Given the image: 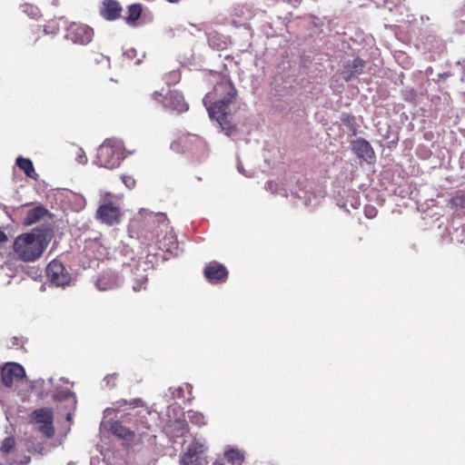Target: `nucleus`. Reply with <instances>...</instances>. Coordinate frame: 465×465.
<instances>
[{
	"label": "nucleus",
	"mask_w": 465,
	"mask_h": 465,
	"mask_svg": "<svg viewBox=\"0 0 465 465\" xmlns=\"http://www.w3.org/2000/svg\"><path fill=\"white\" fill-rule=\"evenodd\" d=\"M129 235L136 238L143 244L156 243L159 249L164 250L174 256L180 253V247L169 221L163 213H153L141 210L129 224Z\"/></svg>",
	"instance_id": "obj_1"
},
{
	"label": "nucleus",
	"mask_w": 465,
	"mask_h": 465,
	"mask_svg": "<svg viewBox=\"0 0 465 465\" xmlns=\"http://www.w3.org/2000/svg\"><path fill=\"white\" fill-rule=\"evenodd\" d=\"M140 403V399H134L132 401L121 400L113 403L112 407L106 408L104 410V418L101 423V426L104 429L109 427L114 435L125 440H132L136 434L140 437H143L145 434V430L149 428V425L146 421L141 420L138 423V420H135L132 427L126 428L122 424V421L116 420L111 422L105 420V419L111 416L113 413L125 412L127 410H134L135 407L139 406Z\"/></svg>",
	"instance_id": "obj_3"
},
{
	"label": "nucleus",
	"mask_w": 465,
	"mask_h": 465,
	"mask_svg": "<svg viewBox=\"0 0 465 465\" xmlns=\"http://www.w3.org/2000/svg\"><path fill=\"white\" fill-rule=\"evenodd\" d=\"M166 34H168L169 35L173 36V28H169L166 30Z\"/></svg>",
	"instance_id": "obj_46"
},
{
	"label": "nucleus",
	"mask_w": 465,
	"mask_h": 465,
	"mask_svg": "<svg viewBox=\"0 0 465 465\" xmlns=\"http://www.w3.org/2000/svg\"><path fill=\"white\" fill-rule=\"evenodd\" d=\"M47 382L54 388V390L49 393L54 401H67L66 408L68 409V411L66 412V420L70 421L72 419L71 411H74L76 408L77 403L74 393L69 389L60 386L58 383L54 384L53 378H49Z\"/></svg>",
	"instance_id": "obj_8"
},
{
	"label": "nucleus",
	"mask_w": 465,
	"mask_h": 465,
	"mask_svg": "<svg viewBox=\"0 0 465 465\" xmlns=\"http://www.w3.org/2000/svg\"><path fill=\"white\" fill-rule=\"evenodd\" d=\"M59 30L58 21L57 20H51L48 22V24L45 26V33L46 35H54Z\"/></svg>",
	"instance_id": "obj_31"
},
{
	"label": "nucleus",
	"mask_w": 465,
	"mask_h": 465,
	"mask_svg": "<svg viewBox=\"0 0 465 465\" xmlns=\"http://www.w3.org/2000/svg\"><path fill=\"white\" fill-rule=\"evenodd\" d=\"M182 391H183V389H182L181 387H179V388L176 390V391L178 392V395H177V397H178V398H181V397H182V396H181V394H180V393L182 392Z\"/></svg>",
	"instance_id": "obj_47"
},
{
	"label": "nucleus",
	"mask_w": 465,
	"mask_h": 465,
	"mask_svg": "<svg viewBox=\"0 0 465 465\" xmlns=\"http://www.w3.org/2000/svg\"><path fill=\"white\" fill-rule=\"evenodd\" d=\"M365 63L361 58H354L351 63H348L341 73L342 78L346 82H350L356 75L362 74Z\"/></svg>",
	"instance_id": "obj_17"
},
{
	"label": "nucleus",
	"mask_w": 465,
	"mask_h": 465,
	"mask_svg": "<svg viewBox=\"0 0 465 465\" xmlns=\"http://www.w3.org/2000/svg\"><path fill=\"white\" fill-rule=\"evenodd\" d=\"M237 170L240 173L245 175L246 177H251L252 175V172H245L242 168V165L239 159H237Z\"/></svg>",
	"instance_id": "obj_39"
},
{
	"label": "nucleus",
	"mask_w": 465,
	"mask_h": 465,
	"mask_svg": "<svg viewBox=\"0 0 465 465\" xmlns=\"http://www.w3.org/2000/svg\"><path fill=\"white\" fill-rule=\"evenodd\" d=\"M46 275L52 284L65 287L71 282V275L61 262L52 261L46 267Z\"/></svg>",
	"instance_id": "obj_9"
},
{
	"label": "nucleus",
	"mask_w": 465,
	"mask_h": 465,
	"mask_svg": "<svg viewBox=\"0 0 465 465\" xmlns=\"http://www.w3.org/2000/svg\"><path fill=\"white\" fill-rule=\"evenodd\" d=\"M30 460H31L30 457L26 456L20 461H15V463L19 464V465H26L30 462Z\"/></svg>",
	"instance_id": "obj_42"
},
{
	"label": "nucleus",
	"mask_w": 465,
	"mask_h": 465,
	"mask_svg": "<svg viewBox=\"0 0 465 465\" xmlns=\"http://www.w3.org/2000/svg\"><path fill=\"white\" fill-rule=\"evenodd\" d=\"M38 430L45 437L52 438L54 434V429L53 426V422L39 424Z\"/></svg>",
	"instance_id": "obj_29"
},
{
	"label": "nucleus",
	"mask_w": 465,
	"mask_h": 465,
	"mask_svg": "<svg viewBox=\"0 0 465 465\" xmlns=\"http://www.w3.org/2000/svg\"><path fill=\"white\" fill-rule=\"evenodd\" d=\"M112 194L110 193L103 195V203L96 211V219L101 223L113 226L120 222V209L114 205L111 201Z\"/></svg>",
	"instance_id": "obj_7"
},
{
	"label": "nucleus",
	"mask_w": 465,
	"mask_h": 465,
	"mask_svg": "<svg viewBox=\"0 0 465 465\" xmlns=\"http://www.w3.org/2000/svg\"><path fill=\"white\" fill-rule=\"evenodd\" d=\"M75 160L78 163L85 164L87 163V156L82 148H78L75 154Z\"/></svg>",
	"instance_id": "obj_34"
},
{
	"label": "nucleus",
	"mask_w": 465,
	"mask_h": 465,
	"mask_svg": "<svg viewBox=\"0 0 465 465\" xmlns=\"http://www.w3.org/2000/svg\"><path fill=\"white\" fill-rule=\"evenodd\" d=\"M0 376L3 384L11 387L15 381H20L25 376V371L19 363L7 362L2 367Z\"/></svg>",
	"instance_id": "obj_11"
},
{
	"label": "nucleus",
	"mask_w": 465,
	"mask_h": 465,
	"mask_svg": "<svg viewBox=\"0 0 465 465\" xmlns=\"http://www.w3.org/2000/svg\"><path fill=\"white\" fill-rule=\"evenodd\" d=\"M32 418L36 424H45L53 422V411L48 408L36 410L33 412Z\"/></svg>",
	"instance_id": "obj_20"
},
{
	"label": "nucleus",
	"mask_w": 465,
	"mask_h": 465,
	"mask_svg": "<svg viewBox=\"0 0 465 465\" xmlns=\"http://www.w3.org/2000/svg\"><path fill=\"white\" fill-rule=\"evenodd\" d=\"M364 213H365V216L369 219H371V218H374L377 214V211L374 207L372 206H367L365 207L364 209Z\"/></svg>",
	"instance_id": "obj_37"
},
{
	"label": "nucleus",
	"mask_w": 465,
	"mask_h": 465,
	"mask_svg": "<svg viewBox=\"0 0 465 465\" xmlns=\"http://www.w3.org/2000/svg\"><path fill=\"white\" fill-rule=\"evenodd\" d=\"M147 281V276L146 275H141L136 282L134 284L133 286V289L134 292H139L140 290L143 289V284Z\"/></svg>",
	"instance_id": "obj_36"
},
{
	"label": "nucleus",
	"mask_w": 465,
	"mask_h": 465,
	"mask_svg": "<svg viewBox=\"0 0 465 465\" xmlns=\"http://www.w3.org/2000/svg\"><path fill=\"white\" fill-rule=\"evenodd\" d=\"M15 439L13 437H7L2 441L0 451L2 454H7L15 448Z\"/></svg>",
	"instance_id": "obj_28"
},
{
	"label": "nucleus",
	"mask_w": 465,
	"mask_h": 465,
	"mask_svg": "<svg viewBox=\"0 0 465 465\" xmlns=\"http://www.w3.org/2000/svg\"><path fill=\"white\" fill-rule=\"evenodd\" d=\"M114 380H115V375L114 374L107 375L104 378V381H106L108 386H114V384L113 383L112 385H110V382H112V381H114Z\"/></svg>",
	"instance_id": "obj_41"
},
{
	"label": "nucleus",
	"mask_w": 465,
	"mask_h": 465,
	"mask_svg": "<svg viewBox=\"0 0 465 465\" xmlns=\"http://www.w3.org/2000/svg\"><path fill=\"white\" fill-rule=\"evenodd\" d=\"M169 76H170V80H169V79H167V80H166V83H167V84H170L171 82H172V83H176V82H178V81H179V79H180V74H179V73H178V72H176V71H173V72H171V73H170V74H169Z\"/></svg>",
	"instance_id": "obj_38"
},
{
	"label": "nucleus",
	"mask_w": 465,
	"mask_h": 465,
	"mask_svg": "<svg viewBox=\"0 0 465 465\" xmlns=\"http://www.w3.org/2000/svg\"><path fill=\"white\" fill-rule=\"evenodd\" d=\"M153 99L162 104L164 108L183 113L188 110V105L184 102L183 94L176 90L162 89L154 92Z\"/></svg>",
	"instance_id": "obj_6"
},
{
	"label": "nucleus",
	"mask_w": 465,
	"mask_h": 465,
	"mask_svg": "<svg viewBox=\"0 0 465 465\" xmlns=\"http://www.w3.org/2000/svg\"><path fill=\"white\" fill-rule=\"evenodd\" d=\"M46 213L47 210L42 206H36L33 209H30L26 213V216L24 219V223L25 225L35 224L39 222Z\"/></svg>",
	"instance_id": "obj_19"
},
{
	"label": "nucleus",
	"mask_w": 465,
	"mask_h": 465,
	"mask_svg": "<svg viewBox=\"0 0 465 465\" xmlns=\"http://www.w3.org/2000/svg\"><path fill=\"white\" fill-rule=\"evenodd\" d=\"M177 424L180 426L182 432L181 435L183 436L184 432L186 431V424L184 421H177Z\"/></svg>",
	"instance_id": "obj_43"
},
{
	"label": "nucleus",
	"mask_w": 465,
	"mask_h": 465,
	"mask_svg": "<svg viewBox=\"0 0 465 465\" xmlns=\"http://www.w3.org/2000/svg\"><path fill=\"white\" fill-rule=\"evenodd\" d=\"M142 7L139 4L131 5L128 8V16L126 17V23L128 25H134L141 16Z\"/></svg>",
	"instance_id": "obj_24"
},
{
	"label": "nucleus",
	"mask_w": 465,
	"mask_h": 465,
	"mask_svg": "<svg viewBox=\"0 0 465 465\" xmlns=\"http://www.w3.org/2000/svg\"><path fill=\"white\" fill-rule=\"evenodd\" d=\"M224 456L228 462L232 465H241L244 460L242 451L238 449H229L225 451Z\"/></svg>",
	"instance_id": "obj_22"
},
{
	"label": "nucleus",
	"mask_w": 465,
	"mask_h": 465,
	"mask_svg": "<svg viewBox=\"0 0 465 465\" xmlns=\"http://www.w3.org/2000/svg\"><path fill=\"white\" fill-rule=\"evenodd\" d=\"M279 185L277 183L275 182H272V181H269L265 183V188L266 190L268 191H271L272 193H280L282 195H287L285 193H286V190L285 189H282L281 191H279Z\"/></svg>",
	"instance_id": "obj_33"
},
{
	"label": "nucleus",
	"mask_w": 465,
	"mask_h": 465,
	"mask_svg": "<svg viewBox=\"0 0 465 465\" xmlns=\"http://www.w3.org/2000/svg\"><path fill=\"white\" fill-rule=\"evenodd\" d=\"M450 203L451 206L455 208H465V193H458L455 196L452 197Z\"/></svg>",
	"instance_id": "obj_30"
},
{
	"label": "nucleus",
	"mask_w": 465,
	"mask_h": 465,
	"mask_svg": "<svg viewBox=\"0 0 465 465\" xmlns=\"http://www.w3.org/2000/svg\"><path fill=\"white\" fill-rule=\"evenodd\" d=\"M292 194L296 195L297 197L301 198L302 196L295 191L292 192Z\"/></svg>",
	"instance_id": "obj_48"
},
{
	"label": "nucleus",
	"mask_w": 465,
	"mask_h": 465,
	"mask_svg": "<svg viewBox=\"0 0 465 465\" xmlns=\"http://www.w3.org/2000/svg\"><path fill=\"white\" fill-rule=\"evenodd\" d=\"M341 121L344 125L348 126L355 134H356V128L354 125V118L349 114H342Z\"/></svg>",
	"instance_id": "obj_32"
},
{
	"label": "nucleus",
	"mask_w": 465,
	"mask_h": 465,
	"mask_svg": "<svg viewBox=\"0 0 465 465\" xmlns=\"http://www.w3.org/2000/svg\"><path fill=\"white\" fill-rule=\"evenodd\" d=\"M16 165L25 173L26 176L36 180L38 175L35 173L33 163L30 159L19 156L16 159Z\"/></svg>",
	"instance_id": "obj_21"
},
{
	"label": "nucleus",
	"mask_w": 465,
	"mask_h": 465,
	"mask_svg": "<svg viewBox=\"0 0 465 465\" xmlns=\"http://www.w3.org/2000/svg\"><path fill=\"white\" fill-rule=\"evenodd\" d=\"M121 179L127 188L132 189L135 186V180L133 176L124 174L121 176Z\"/></svg>",
	"instance_id": "obj_35"
},
{
	"label": "nucleus",
	"mask_w": 465,
	"mask_h": 465,
	"mask_svg": "<svg viewBox=\"0 0 465 465\" xmlns=\"http://www.w3.org/2000/svg\"><path fill=\"white\" fill-rule=\"evenodd\" d=\"M124 158V144L118 139H106L98 148L94 163L99 167L114 169Z\"/></svg>",
	"instance_id": "obj_4"
},
{
	"label": "nucleus",
	"mask_w": 465,
	"mask_h": 465,
	"mask_svg": "<svg viewBox=\"0 0 465 465\" xmlns=\"http://www.w3.org/2000/svg\"><path fill=\"white\" fill-rule=\"evenodd\" d=\"M203 273L211 283L224 282L228 276V271L224 265L211 262L204 267Z\"/></svg>",
	"instance_id": "obj_14"
},
{
	"label": "nucleus",
	"mask_w": 465,
	"mask_h": 465,
	"mask_svg": "<svg viewBox=\"0 0 465 465\" xmlns=\"http://www.w3.org/2000/svg\"><path fill=\"white\" fill-rule=\"evenodd\" d=\"M209 45L213 49L223 50L226 47V41L217 33H211L208 35Z\"/></svg>",
	"instance_id": "obj_23"
},
{
	"label": "nucleus",
	"mask_w": 465,
	"mask_h": 465,
	"mask_svg": "<svg viewBox=\"0 0 465 465\" xmlns=\"http://www.w3.org/2000/svg\"><path fill=\"white\" fill-rule=\"evenodd\" d=\"M135 54H136V51H135L134 49H133V48H132V49H130V50H127V51L125 52V54H126L129 58H131V59L134 57Z\"/></svg>",
	"instance_id": "obj_44"
},
{
	"label": "nucleus",
	"mask_w": 465,
	"mask_h": 465,
	"mask_svg": "<svg viewBox=\"0 0 465 465\" xmlns=\"http://www.w3.org/2000/svg\"><path fill=\"white\" fill-rule=\"evenodd\" d=\"M122 6L116 0H104L100 8V15L108 21L116 20L121 16Z\"/></svg>",
	"instance_id": "obj_16"
},
{
	"label": "nucleus",
	"mask_w": 465,
	"mask_h": 465,
	"mask_svg": "<svg viewBox=\"0 0 465 465\" xmlns=\"http://www.w3.org/2000/svg\"><path fill=\"white\" fill-rule=\"evenodd\" d=\"M45 245L39 235L23 233L14 242L15 254L25 262H34L43 253Z\"/></svg>",
	"instance_id": "obj_5"
},
{
	"label": "nucleus",
	"mask_w": 465,
	"mask_h": 465,
	"mask_svg": "<svg viewBox=\"0 0 465 465\" xmlns=\"http://www.w3.org/2000/svg\"><path fill=\"white\" fill-rule=\"evenodd\" d=\"M351 206L352 209H357L359 208V206L361 205V202H360V199L359 197L355 194V193H352L351 196H350V199H348L345 203L340 204V206L343 209H345L347 212H349V209H348V206Z\"/></svg>",
	"instance_id": "obj_27"
},
{
	"label": "nucleus",
	"mask_w": 465,
	"mask_h": 465,
	"mask_svg": "<svg viewBox=\"0 0 465 465\" xmlns=\"http://www.w3.org/2000/svg\"><path fill=\"white\" fill-rule=\"evenodd\" d=\"M205 445L200 441H193L189 445L186 452L181 459L182 465H203L205 462L204 453Z\"/></svg>",
	"instance_id": "obj_12"
},
{
	"label": "nucleus",
	"mask_w": 465,
	"mask_h": 465,
	"mask_svg": "<svg viewBox=\"0 0 465 465\" xmlns=\"http://www.w3.org/2000/svg\"><path fill=\"white\" fill-rule=\"evenodd\" d=\"M185 418L193 424L203 426L205 424L204 416L198 411L190 410L186 412Z\"/></svg>",
	"instance_id": "obj_25"
},
{
	"label": "nucleus",
	"mask_w": 465,
	"mask_h": 465,
	"mask_svg": "<svg viewBox=\"0 0 465 465\" xmlns=\"http://www.w3.org/2000/svg\"><path fill=\"white\" fill-rule=\"evenodd\" d=\"M127 415H130V416H134V414L130 413V412H127L126 413Z\"/></svg>",
	"instance_id": "obj_51"
},
{
	"label": "nucleus",
	"mask_w": 465,
	"mask_h": 465,
	"mask_svg": "<svg viewBox=\"0 0 465 465\" xmlns=\"http://www.w3.org/2000/svg\"><path fill=\"white\" fill-rule=\"evenodd\" d=\"M310 203H311V200L309 199V200H306L304 203H305V205H309Z\"/></svg>",
	"instance_id": "obj_49"
},
{
	"label": "nucleus",
	"mask_w": 465,
	"mask_h": 465,
	"mask_svg": "<svg viewBox=\"0 0 465 465\" xmlns=\"http://www.w3.org/2000/svg\"><path fill=\"white\" fill-rule=\"evenodd\" d=\"M213 92L207 94L203 103L211 119H215L227 136H232L235 127L228 120V107L236 96V90L226 75H219Z\"/></svg>",
	"instance_id": "obj_2"
},
{
	"label": "nucleus",
	"mask_w": 465,
	"mask_h": 465,
	"mask_svg": "<svg viewBox=\"0 0 465 465\" xmlns=\"http://www.w3.org/2000/svg\"><path fill=\"white\" fill-rule=\"evenodd\" d=\"M22 12L31 18H36L40 15V10L37 6L25 4L20 6Z\"/></svg>",
	"instance_id": "obj_26"
},
{
	"label": "nucleus",
	"mask_w": 465,
	"mask_h": 465,
	"mask_svg": "<svg viewBox=\"0 0 465 465\" xmlns=\"http://www.w3.org/2000/svg\"><path fill=\"white\" fill-rule=\"evenodd\" d=\"M94 31L86 25L72 23L68 28L65 37L74 44L86 45L93 39Z\"/></svg>",
	"instance_id": "obj_10"
},
{
	"label": "nucleus",
	"mask_w": 465,
	"mask_h": 465,
	"mask_svg": "<svg viewBox=\"0 0 465 465\" xmlns=\"http://www.w3.org/2000/svg\"><path fill=\"white\" fill-rule=\"evenodd\" d=\"M140 62H141V60H140V59H138V60L136 61V64H140Z\"/></svg>",
	"instance_id": "obj_50"
},
{
	"label": "nucleus",
	"mask_w": 465,
	"mask_h": 465,
	"mask_svg": "<svg viewBox=\"0 0 465 465\" xmlns=\"http://www.w3.org/2000/svg\"><path fill=\"white\" fill-rule=\"evenodd\" d=\"M0 465H3V464L0 462Z\"/></svg>",
	"instance_id": "obj_52"
},
{
	"label": "nucleus",
	"mask_w": 465,
	"mask_h": 465,
	"mask_svg": "<svg viewBox=\"0 0 465 465\" xmlns=\"http://www.w3.org/2000/svg\"><path fill=\"white\" fill-rule=\"evenodd\" d=\"M122 278L113 271L102 272L95 285L99 291H109L117 288L122 283Z\"/></svg>",
	"instance_id": "obj_15"
},
{
	"label": "nucleus",
	"mask_w": 465,
	"mask_h": 465,
	"mask_svg": "<svg viewBox=\"0 0 465 465\" xmlns=\"http://www.w3.org/2000/svg\"><path fill=\"white\" fill-rule=\"evenodd\" d=\"M7 240L6 234L0 230V242H4Z\"/></svg>",
	"instance_id": "obj_45"
},
{
	"label": "nucleus",
	"mask_w": 465,
	"mask_h": 465,
	"mask_svg": "<svg viewBox=\"0 0 465 465\" xmlns=\"http://www.w3.org/2000/svg\"><path fill=\"white\" fill-rule=\"evenodd\" d=\"M116 252L118 254V259L122 262V265L124 269H126L127 267H132V264L130 262H134V252L133 249L129 247L126 243H121L117 249Z\"/></svg>",
	"instance_id": "obj_18"
},
{
	"label": "nucleus",
	"mask_w": 465,
	"mask_h": 465,
	"mask_svg": "<svg viewBox=\"0 0 465 465\" xmlns=\"http://www.w3.org/2000/svg\"><path fill=\"white\" fill-rule=\"evenodd\" d=\"M95 61H96L97 63H104V62L105 64H109V61H110V60H109V57L104 56V55H103V54H100V55H99V58H96V59H95Z\"/></svg>",
	"instance_id": "obj_40"
},
{
	"label": "nucleus",
	"mask_w": 465,
	"mask_h": 465,
	"mask_svg": "<svg viewBox=\"0 0 465 465\" xmlns=\"http://www.w3.org/2000/svg\"><path fill=\"white\" fill-rule=\"evenodd\" d=\"M351 150L358 158L362 159L368 163H371L375 159V153L371 143L364 138H358L351 142Z\"/></svg>",
	"instance_id": "obj_13"
}]
</instances>
